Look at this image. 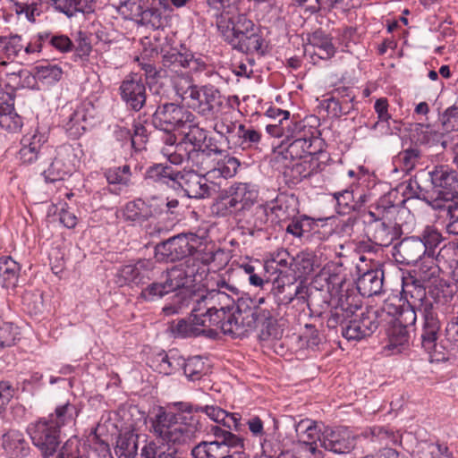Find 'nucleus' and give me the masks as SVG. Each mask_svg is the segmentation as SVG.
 I'll return each mask as SVG.
<instances>
[{
	"instance_id": "1",
	"label": "nucleus",
	"mask_w": 458,
	"mask_h": 458,
	"mask_svg": "<svg viewBox=\"0 0 458 458\" xmlns=\"http://www.w3.org/2000/svg\"><path fill=\"white\" fill-rule=\"evenodd\" d=\"M215 284L216 289L182 292V305L178 308L165 306L163 311L172 315L191 306L197 324L216 328L218 333L221 331L233 337L240 335L245 326L251 323V320L246 322L245 319L252 317L253 313L250 309L242 311L239 306L235 307V300L239 299L241 293L235 284L222 276L216 279Z\"/></svg>"
},
{
	"instance_id": "2",
	"label": "nucleus",
	"mask_w": 458,
	"mask_h": 458,
	"mask_svg": "<svg viewBox=\"0 0 458 458\" xmlns=\"http://www.w3.org/2000/svg\"><path fill=\"white\" fill-rule=\"evenodd\" d=\"M184 410L186 413L160 410L156 414L151 420V429L157 438L141 448V458H180L177 446L191 440L202 428L190 406H185Z\"/></svg>"
},
{
	"instance_id": "3",
	"label": "nucleus",
	"mask_w": 458,
	"mask_h": 458,
	"mask_svg": "<svg viewBox=\"0 0 458 458\" xmlns=\"http://www.w3.org/2000/svg\"><path fill=\"white\" fill-rule=\"evenodd\" d=\"M224 39L233 49L247 55H265L268 50L269 42L265 35V29L256 25L244 13L233 16L228 25L224 28L218 25Z\"/></svg>"
},
{
	"instance_id": "4",
	"label": "nucleus",
	"mask_w": 458,
	"mask_h": 458,
	"mask_svg": "<svg viewBox=\"0 0 458 458\" xmlns=\"http://www.w3.org/2000/svg\"><path fill=\"white\" fill-rule=\"evenodd\" d=\"M34 87L31 72L17 63L0 61V100L14 101L17 89Z\"/></svg>"
},
{
	"instance_id": "5",
	"label": "nucleus",
	"mask_w": 458,
	"mask_h": 458,
	"mask_svg": "<svg viewBox=\"0 0 458 458\" xmlns=\"http://www.w3.org/2000/svg\"><path fill=\"white\" fill-rule=\"evenodd\" d=\"M210 433L216 439L197 445L191 450L194 458H224L230 447L243 446L242 437L218 425L212 426Z\"/></svg>"
},
{
	"instance_id": "6",
	"label": "nucleus",
	"mask_w": 458,
	"mask_h": 458,
	"mask_svg": "<svg viewBox=\"0 0 458 458\" xmlns=\"http://www.w3.org/2000/svg\"><path fill=\"white\" fill-rule=\"evenodd\" d=\"M295 137L290 138V140H283L281 145L275 150V159L279 162L283 159L286 161H294L295 159L309 158L310 156H316L319 148L316 146L319 140L311 133H307L305 128L301 133L295 132Z\"/></svg>"
},
{
	"instance_id": "7",
	"label": "nucleus",
	"mask_w": 458,
	"mask_h": 458,
	"mask_svg": "<svg viewBox=\"0 0 458 458\" xmlns=\"http://www.w3.org/2000/svg\"><path fill=\"white\" fill-rule=\"evenodd\" d=\"M51 420L40 419L28 426L27 431L33 445L38 448L44 457L52 456L59 446L60 430L53 425Z\"/></svg>"
},
{
	"instance_id": "8",
	"label": "nucleus",
	"mask_w": 458,
	"mask_h": 458,
	"mask_svg": "<svg viewBox=\"0 0 458 458\" xmlns=\"http://www.w3.org/2000/svg\"><path fill=\"white\" fill-rule=\"evenodd\" d=\"M202 239L195 233H182L157 246V256L174 262L194 253L201 245Z\"/></svg>"
},
{
	"instance_id": "9",
	"label": "nucleus",
	"mask_w": 458,
	"mask_h": 458,
	"mask_svg": "<svg viewBox=\"0 0 458 458\" xmlns=\"http://www.w3.org/2000/svg\"><path fill=\"white\" fill-rule=\"evenodd\" d=\"M186 104L199 114L207 118H215L221 111L224 98L215 86L208 84L198 86L193 89Z\"/></svg>"
},
{
	"instance_id": "10",
	"label": "nucleus",
	"mask_w": 458,
	"mask_h": 458,
	"mask_svg": "<svg viewBox=\"0 0 458 458\" xmlns=\"http://www.w3.org/2000/svg\"><path fill=\"white\" fill-rule=\"evenodd\" d=\"M194 114L183 106L174 103L159 106L154 115L153 123L157 128L165 131H180L184 124L191 123Z\"/></svg>"
},
{
	"instance_id": "11",
	"label": "nucleus",
	"mask_w": 458,
	"mask_h": 458,
	"mask_svg": "<svg viewBox=\"0 0 458 458\" xmlns=\"http://www.w3.org/2000/svg\"><path fill=\"white\" fill-rule=\"evenodd\" d=\"M433 186L436 200H454L458 196V176L457 174L446 166H436L428 172Z\"/></svg>"
},
{
	"instance_id": "12",
	"label": "nucleus",
	"mask_w": 458,
	"mask_h": 458,
	"mask_svg": "<svg viewBox=\"0 0 458 458\" xmlns=\"http://www.w3.org/2000/svg\"><path fill=\"white\" fill-rule=\"evenodd\" d=\"M163 65L175 74L199 72L206 68L200 58H195L191 53H180L176 50L167 52L163 56Z\"/></svg>"
},
{
	"instance_id": "13",
	"label": "nucleus",
	"mask_w": 458,
	"mask_h": 458,
	"mask_svg": "<svg viewBox=\"0 0 458 458\" xmlns=\"http://www.w3.org/2000/svg\"><path fill=\"white\" fill-rule=\"evenodd\" d=\"M196 281L195 269L188 265L181 264L174 267L167 271L165 282L171 292L177 289L181 291L175 295V300L173 306L178 308L182 305V294L184 291H192L190 287Z\"/></svg>"
},
{
	"instance_id": "14",
	"label": "nucleus",
	"mask_w": 458,
	"mask_h": 458,
	"mask_svg": "<svg viewBox=\"0 0 458 458\" xmlns=\"http://www.w3.org/2000/svg\"><path fill=\"white\" fill-rule=\"evenodd\" d=\"M120 94L128 106L140 111L146 103V86L141 75L129 74L121 83Z\"/></svg>"
},
{
	"instance_id": "15",
	"label": "nucleus",
	"mask_w": 458,
	"mask_h": 458,
	"mask_svg": "<svg viewBox=\"0 0 458 458\" xmlns=\"http://www.w3.org/2000/svg\"><path fill=\"white\" fill-rule=\"evenodd\" d=\"M176 186L181 187L189 198L203 199L210 193L207 178L193 171L179 172Z\"/></svg>"
},
{
	"instance_id": "16",
	"label": "nucleus",
	"mask_w": 458,
	"mask_h": 458,
	"mask_svg": "<svg viewBox=\"0 0 458 458\" xmlns=\"http://www.w3.org/2000/svg\"><path fill=\"white\" fill-rule=\"evenodd\" d=\"M362 308V300L360 296L355 293H345L341 294L336 305L331 311L330 320L335 323H341L351 318L357 311Z\"/></svg>"
},
{
	"instance_id": "17",
	"label": "nucleus",
	"mask_w": 458,
	"mask_h": 458,
	"mask_svg": "<svg viewBox=\"0 0 458 458\" xmlns=\"http://www.w3.org/2000/svg\"><path fill=\"white\" fill-rule=\"evenodd\" d=\"M320 445L336 454H347L354 447V438L345 430L327 429L323 433Z\"/></svg>"
},
{
	"instance_id": "18",
	"label": "nucleus",
	"mask_w": 458,
	"mask_h": 458,
	"mask_svg": "<svg viewBox=\"0 0 458 458\" xmlns=\"http://www.w3.org/2000/svg\"><path fill=\"white\" fill-rule=\"evenodd\" d=\"M191 318V322L181 319L177 323L171 324L169 328L174 337L188 338L205 335L209 339H216L218 332L216 328H209L208 327H203L200 324H197L192 315Z\"/></svg>"
},
{
	"instance_id": "19",
	"label": "nucleus",
	"mask_w": 458,
	"mask_h": 458,
	"mask_svg": "<svg viewBox=\"0 0 458 458\" xmlns=\"http://www.w3.org/2000/svg\"><path fill=\"white\" fill-rule=\"evenodd\" d=\"M292 162L293 161H286L284 163V166L288 169L284 174H289L296 182H300L317 174L320 166L318 158L316 156L301 159V161L291 165Z\"/></svg>"
},
{
	"instance_id": "20",
	"label": "nucleus",
	"mask_w": 458,
	"mask_h": 458,
	"mask_svg": "<svg viewBox=\"0 0 458 458\" xmlns=\"http://www.w3.org/2000/svg\"><path fill=\"white\" fill-rule=\"evenodd\" d=\"M45 136L37 131L30 132L24 135L21 140V148L18 153L19 158L24 164H31L38 156Z\"/></svg>"
},
{
	"instance_id": "21",
	"label": "nucleus",
	"mask_w": 458,
	"mask_h": 458,
	"mask_svg": "<svg viewBox=\"0 0 458 458\" xmlns=\"http://www.w3.org/2000/svg\"><path fill=\"white\" fill-rule=\"evenodd\" d=\"M384 275L380 270H369L357 281V289L361 296L370 297L380 293Z\"/></svg>"
},
{
	"instance_id": "22",
	"label": "nucleus",
	"mask_w": 458,
	"mask_h": 458,
	"mask_svg": "<svg viewBox=\"0 0 458 458\" xmlns=\"http://www.w3.org/2000/svg\"><path fill=\"white\" fill-rule=\"evenodd\" d=\"M179 172L172 166L163 164H155L149 166L145 173V179L152 182L165 184L172 188H176Z\"/></svg>"
},
{
	"instance_id": "23",
	"label": "nucleus",
	"mask_w": 458,
	"mask_h": 458,
	"mask_svg": "<svg viewBox=\"0 0 458 458\" xmlns=\"http://www.w3.org/2000/svg\"><path fill=\"white\" fill-rule=\"evenodd\" d=\"M293 199L286 195H280L274 201L268 203L270 208L271 223L280 224L293 217L296 209L291 204Z\"/></svg>"
},
{
	"instance_id": "24",
	"label": "nucleus",
	"mask_w": 458,
	"mask_h": 458,
	"mask_svg": "<svg viewBox=\"0 0 458 458\" xmlns=\"http://www.w3.org/2000/svg\"><path fill=\"white\" fill-rule=\"evenodd\" d=\"M140 436L128 430L120 433L114 446V454L118 458H135L138 454Z\"/></svg>"
},
{
	"instance_id": "25",
	"label": "nucleus",
	"mask_w": 458,
	"mask_h": 458,
	"mask_svg": "<svg viewBox=\"0 0 458 458\" xmlns=\"http://www.w3.org/2000/svg\"><path fill=\"white\" fill-rule=\"evenodd\" d=\"M87 113L84 106H77L63 120V126L72 138H78L87 129Z\"/></svg>"
},
{
	"instance_id": "26",
	"label": "nucleus",
	"mask_w": 458,
	"mask_h": 458,
	"mask_svg": "<svg viewBox=\"0 0 458 458\" xmlns=\"http://www.w3.org/2000/svg\"><path fill=\"white\" fill-rule=\"evenodd\" d=\"M309 44L313 47V54L320 59H330L335 54L332 38L322 30L313 32L309 38Z\"/></svg>"
},
{
	"instance_id": "27",
	"label": "nucleus",
	"mask_w": 458,
	"mask_h": 458,
	"mask_svg": "<svg viewBox=\"0 0 458 458\" xmlns=\"http://www.w3.org/2000/svg\"><path fill=\"white\" fill-rule=\"evenodd\" d=\"M372 239L376 244L387 247L400 236V227L394 223L386 221L372 225Z\"/></svg>"
},
{
	"instance_id": "28",
	"label": "nucleus",
	"mask_w": 458,
	"mask_h": 458,
	"mask_svg": "<svg viewBox=\"0 0 458 458\" xmlns=\"http://www.w3.org/2000/svg\"><path fill=\"white\" fill-rule=\"evenodd\" d=\"M222 151L219 149H212L208 147L201 148H191L188 151V162L191 164L193 167L200 171H206L207 173L212 168L211 162L213 161V156L221 155Z\"/></svg>"
},
{
	"instance_id": "29",
	"label": "nucleus",
	"mask_w": 458,
	"mask_h": 458,
	"mask_svg": "<svg viewBox=\"0 0 458 458\" xmlns=\"http://www.w3.org/2000/svg\"><path fill=\"white\" fill-rule=\"evenodd\" d=\"M180 131L183 135L181 142L187 148H201L204 146L207 131L199 126L195 115L191 123H187L182 127Z\"/></svg>"
},
{
	"instance_id": "30",
	"label": "nucleus",
	"mask_w": 458,
	"mask_h": 458,
	"mask_svg": "<svg viewBox=\"0 0 458 458\" xmlns=\"http://www.w3.org/2000/svg\"><path fill=\"white\" fill-rule=\"evenodd\" d=\"M242 211L250 208L258 199V191L254 186L238 182L233 184L229 191Z\"/></svg>"
},
{
	"instance_id": "31",
	"label": "nucleus",
	"mask_w": 458,
	"mask_h": 458,
	"mask_svg": "<svg viewBox=\"0 0 458 458\" xmlns=\"http://www.w3.org/2000/svg\"><path fill=\"white\" fill-rule=\"evenodd\" d=\"M0 126L9 132L21 128L22 119L14 110V101L0 100Z\"/></svg>"
},
{
	"instance_id": "32",
	"label": "nucleus",
	"mask_w": 458,
	"mask_h": 458,
	"mask_svg": "<svg viewBox=\"0 0 458 458\" xmlns=\"http://www.w3.org/2000/svg\"><path fill=\"white\" fill-rule=\"evenodd\" d=\"M3 447L11 458H21L27 454V443L17 430H9L3 436Z\"/></svg>"
},
{
	"instance_id": "33",
	"label": "nucleus",
	"mask_w": 458,
	"mask_h": 458,
	"mask_svg": "<svg viewBox=\"0 0 458 458\" xmlns=\"http://www.w3.org/2000/svg\"><path fill=\"white\" fill-rule=\"evenodd\" d=\"M214 166L208 172L211 177L221 176L223 178L233 177L240 166V161L229 155H225L221 158L214 157Z\"/></svg>"
},
{
	"instance_id": "34",
	"label": "nucleus",
	"mask_w": 458,
	"mask_h": 458,
	"mask_svg": "<svg viewBox=\"0 0 458 458\" xmlns=\"http://www.w3.org/2000/svg\"><path fill=\"white\" fill-rule=\"evenodd\" d=\"M399 252L407 264L418 262L427 253L425 244L415 237L402 241Z\"/></svg>"
},
{
	"instance_id": "35",
	"label": "nucleus",
	"mask_w": 458,
	"mask_h": 458,
	"mask_svg": "<svg viewBox=\"0 0 458 458\" xmlns=\"http://www.w3.org/2000/svg\"><path fill=\"white\" fill-rule=\"evenodd\" d=\"M32 76L37 81L47 85H53L58 82L64 74L63 69L56 64H43L34 67Z\"/></svg>"
},
{
	"instance_id": "36",
	"label": "nucleus",
	"mask_w": 458,
	"mask_h": 458,
	"mask_svg": "<svg viewBox=\"0 0 458 458\" xmlns=\"http://www.w3.org/2000/svg\"><path fill=\"white\" fill-rule=\"evenodd\" d=\"M20 265L11 257L0 258V284L3 287H14L18 281Z\"/></svg>"
},
{
	"instance_id": "37",
	"label": "nucleus",
	"mask_w": 458,
	"mask_h": 458,
	"mask_svg": "<svg viewBox=\"0 0 458 458\" xmlns=\"http://www.w3.org/2000/svg\"><path fill=\"white\" fill-rule=\"evenodd\" d=\"M52 416L54 419L53 425L55 428L60 430L62 427L74 423L78 416V411L74 405L66 402L65 403L56 406L55 413L50 414L49 420H51Z\"/></svg>"
},
{
	"instance_id": "38",
	"label": "nucleus",
	"mask_w": 458,
	"mask_h": 458,
	"mask_svg": "<svg viewBox=\"0 0 458 458\" xmlns=\"http://www.w3.org/2000/svg\"><path fill=\"white\" fill-rule=\"evenodd\" d=\"M306 128V125L302 122H288L287 125L284 123L277 124L267 125V131L273 137H284V140H290V138L295 137V132L298 134L301 133V130Z\"/></svg>"
},
{
	"instance_id": "39",
	"label": "nucleus",
	"mask_w": 458,
	"mask_h": 458,
	"mask_svg": "<svg viewBox=\"0 0 458 458\" xmlns=\"http://www.w3.org/2000/svg\"><path fill=\"white\" fill-rule=\"evenodd\" d=\"M402 297L408 305L413 308H421L426 299V289L414 282L403 283L402 289Z\"/></svg>"
},
{
	"instance_id": "40",
	"label": "nucleus",
	"mask_w": 458,
	"mask_h": 458,
	"mask_svg": "<svg viewBox=\"0 0 458 458\" xmlns=\"http://www.w3.org/2000/svg\"><path fill=\"white\" fill-rule=\"evenodd\" d=\"M364 437L373 449H376V445H389L397 442L395 434L384 427L376 426L371 428L369 431L364 433Z\"/></svg>"
},
{
	"instance_id": "41",
	"label": "nucleus",
	"mask_w": 458,
	"mask_h": 458,
	"mask_svg": "<svg viewBox=\"0 0 458 458\" xmlns=\"http://www.w3.org/2000/svg\"><path fill=\"white\" fill-rule=\"evenodd\" d=\"M209 371V366L205 363L201 356L188 358L183 364L184 375L192 381L200 379Z\"/></svg>"
},
{
	"instance_id": "42",
	"label": "nucleus",
	"mask_w": 458,
	"mask_h": 458,
	"mask_svg": "<svg viewBox=\"0 0 458 458\" xmlns=\"http://www.w3.org/2000/svg\"><path fill=\"white\" fill-rule=\"evenodd\" d=\"M105 176L109 184L128 187L131 183V172L129 165L110 167L105 171Z\"/></svg>"
},
{
	"instance_id": "43",
	"label": "nucleus",
	"mask_w": 458,
	"mask_h": 458,
	"mask_svg": "<svg viewBox=\"0 0 458 458\" xmlns=\"http://www.w3.org/2000/svg\"><path fill=\"white\" fill-rule=\"evenodd\" d=\"M38 38L40 42L48 43L55 49L62 53L70 52L73 47L72 41L66 35L43 31L38 33Z\"/></svg>"
},
{
	"instance_id": "44",
	"label": "nucleus",
	"mask_w": 458,
	"mask_h": 458,
	"mask_svg": "<svg viewBox=\"0 0 458 458\" xmlns=\"http://www.w3.org/2000/svg\"><path fill=\"white\" fill-rule=\"evenodd\" d=\"M71 173V167L61 157H56L51 162L49 166L43 171V175L47 182H56L64 180Z\"/></svg>"
},
{
	"instance_id": "45",
	"label": "nucleus",
	"mask_w": 458,
	"mask_h": 458,
	"mask_svg": "<svg viewBox=\"0 0 458 458\" xmlns=\"http://www.w3.org/2000/svg\"><path fill=\"white\" fill-rule=\"evenodd\" d=\"M401 301L402 300L399 299L397 295L386 298L380 309L377 311L380 322L386 321L388 323L389 320L396 318L403 307Z\"/></svg>"
},
{
	"instance_id": "46",
	"label": "nucleus",
	"mask_w": 458,
	"mask_h": 458,
	"mask_svg": "<svg viewBox=\"0 0 458 458\" xmlns=\"http://www.w3.org/2000/svg\"><path fill=\"white\" fill-rule=\"evenodd\" d=\"M290 255L286 250L278 251L271 259L267 260L264 264L263 270L266 273L277 274L274 281L278 280L281 274H283V268H287L291 264Z\"/></svg>"
},
{
	"instance_id": "47",
	"label": "nucleus",
	"mask_w": 458,
	"mask_h": 458,
	"mask_svg": "<svg viewBox=\"0 0 458 458\" xmlns=\"http://www.w3.org/2000/svg\"><path fill=\"white\" fill-rule=\"evenodd\" d=\"M173 85L176 94L185 102L191 98V91L198 87L188 73L174 75Z\"/></svg>"
},
{
	"instance_id": "48",
	"label": "nucleus",
	"mask_w": 458,
	"mask_h": 458,
	"mask_svg": "<svg viewBox=\"0 0 458 458\" xmlns=\"http://www.w3.org/2000/svg\"><path fill=\"white\" fill-rule=\"evenodd\" d=\"M425 323L423 326L421 339L423 344L435 343L437 340L440 329L438 320L428 311V305L424 308Z\"/></svg>"
},
{
	"instance_id": "49",
	"label": "nucleus",
	"mask_w": 458,
	"mask_h": 458,
	"mask_svg": "<svg viewBox=\"0 0 458 458\" xmlns=\"http://www.w3.org/2000/svg\"><path fill=\"white\" fill-rule=\"evenodd\" d=\"M411 330L405 325L394 319L388 321L386 335L390 344H407L410 341Z\"/></svg>"
},
{
	"instance_id": "50",
	"label": "nucleus",
	"mask_w": 458,
	"mask_h": 458,
	"mask_svg": "<svg viewBox=\"0 0 458 458\" xmlns=\"http://www.w3.org/2000/svg\"><path fill=\"white\" fill-rule=\"evenodd\" d=\"M142 262L134 265H125L121 267L116 275V284L120 286L129 284L131 283L138 284L140 281V270Z\"/></svg>"
},
{
	"instance_id": "51",
	"label": "nucleus",
	"mask_w": 458,
	"mask_h": 458,
	"mask_svg": "<svg viewBox=\"0 0 458 458\" xmlns=\"http://www.w3.org/2000/svg\"><path fill=\"white\" fill-rule=\"evenodd\" d=\"M86 0H51V5L55 11L72 17L78 13H83Z\"/></svg>"
},
{
	"instance_id": "52",
	"label": "nucleus",
	"mask_w": 458,
	"mask_h": 458,
	"mask_svg": "<svg viewBox=\"0 0 458 458\" xmlns=\"http://www.w3.org/2000/svg\"><path fill=\"white\" fill-rule=\"evenodd\" d=\"M170 144L162 149L164 156L167 157L170 163L174 165H180L185 159L188 161V151L189 148L184 146L182 142H179L174 146V140L172 137L169 138Z\"/></svg>"
},
{
	"instance_id": "53",
	"label": "nucleus",
	"mask_w": 458,
	"mask_h": 458,
	"mask_svg": "<svg viewBox=\"0 0 458 458\" xmlns=\"http://www.w3.org/2000/svg\"><path fill=\"white\" fill-rule=\"evenodd\" d=\"M336 201L337 213L346 215L356 209L357 203L354 199L353 191L344 190L333 194Z\"/></svg>"
},
{
	"instance_id": "54",
	"label": "nucleus",
	"mask_w": 458,
	"mask_h": 458,
	"mask_svg": "<svg viewBox=\"0 0 458 458\" xmlns=\"http://www.w3.org/2000/svg\"><path fill=\"white\" fill-rule=\"evenodd\" d=\"M212 211L219 216H226L231 214L239 215L242 212L231 193L218 199L214 203Z\"/></svg>"
},
{
	"instance_id": "55",
	"label": "nucleus",
	"mask_w": 458,
	"mask_h": 458,
	"mask_svg": "<svg viewBox=\"0 0 458 458\" xmlns=\"http://www.w3.org/2000/svg\"><path fill=\"white\" fill-rule=\"evenodd\" d=\"M421 157L420 151L417 148H408L399 153L396 162L402 171L409 173L412 171Z\"/></svg>"
},
{
	"instance_id": "56",
	"label": "nucleus",
	"mask_w": 458,
	"mask_h": 458,
	"mask_svg": "<svg viewBox=\"0 0 458 458\" xmlns=\"http://www.w3.org/2000/svg\"><path fill=\"white\" fill-rule=\"evenodd\" d=\"M113 5L124 19L137 21L141 13L142 5L140 0H124Z\"/></svg>"
},
{
	"instance_id": "57",
	"label": "nucleus",
	"mask_w": 458,
	"mask_h": 458,
	"mask_svg": "<svg viewBox=\"0 0 458 458\" xmlns=\"http://www.w3.org/2000/svg\"><path fill=\"white\" fill-rule=\"evenodd\" d=\"M22 49L21 36L0 37V53L8 59L17 56Z\"/></svg>"
},
{
	"instance_id": "58",
	"label": "nucleus",
	"mask_w": 458,
	"mask_h": 458,
	"mask_svg": "<svg viewBox=\"0 0 458 458\" xmlns=\"http://www.w3.org/2000/svg\"><path fill=\"white\" fill-rule=\"evenodd\" d=\"M369 334L370 329L363 322L357 320H352L343 331V335L348 341H360Z\"/></svg>"
},
{
	"instance_id": "59",
	"label": "nucleus",
	"mask_w": 458,
	"mask_h": 458,
	"mask_svg": "<svg viewBox=\"0 0 458 458\" xmlns=\"http://www.w3.org/2000/svg\"><path fill=\"white\" fill-rule=\"evenodd\" d=\"M419 238L425 244L427 252L433 251L442 241L440 233L432 225H427Z\"/></svg>"
},
{
	"instance_id": "60",
	"label": "nucleus",
	"mask_w": 458,
	"mask_h": 458,
	"mask_svg": "<svg viewBox=\"0 0 458 458\" xmlns=\"http://www.w3.org/2000/svg\"><path fill=\"white\" fill-rule=\"evenodd\" d=\"M137 22L144 26H149L153 29H157L162 25V15L157 8H141V13L139 15Z\"/></svg>"
},
{
	"instance_id": "61",
	"label": "nucleus",
	"mask_w": 458,
	"mask_h": 458,
	"mask_svg": "<svg viewBox=\"0 0 458 458\" xmlns=\"http://www.w3.org/2000/svg\"><path fill=\"white\" fill-rule=\"evenodd\" d=\"M440 122L445 131H458V106L447 108L440 116Z\"/></svg>"
},
{
	"instance_id": "62",
	"label": "nucleus",
	"mask_w": 458,
	"mask_h": 458,
	"mask_svg": "<svg viewBox=\"0 0 458 458\" xmlns=\"http://www.w3.org/2000/svg\"><path fill=\"white\" fill-rule=\"evenodd\" d=\"M171 291L165 283H152L141 292V297L146 301H154L169 293Z\"/></svg>"
},
{
	"instance_id": "63",
	"label": "nucleus",
	"mask_w": 458,
	"mask_h": 458,
	"mask_svg": "<svg viewBox=\"0 0 458 458\" xmlns=\"http://www.w3.org/2000/svg\"><path fill=\"white\" fill-rule=\"evenodd\" d=\"M294 265L301 276H309L314 268L313 257L309 253H301L294 259Z\"/></svg>"
},
{
	"instance_id": "64",
	"label": "nucleus",
	"mask_w": 458,
	"mask_h": 458,
	"mask_svg": "<svg viewBox=\"0 0 458 458\" xmlns=\"http://www.w3.org/2000/svg\"><path fill=\"white\" fill-rule=\"evenodd\" d=\"M271 221L270 208L268 203L266 205H259L253 210L252 226L258 229L262 228L265 225Z\"/></svg>"
}]
</instances>
